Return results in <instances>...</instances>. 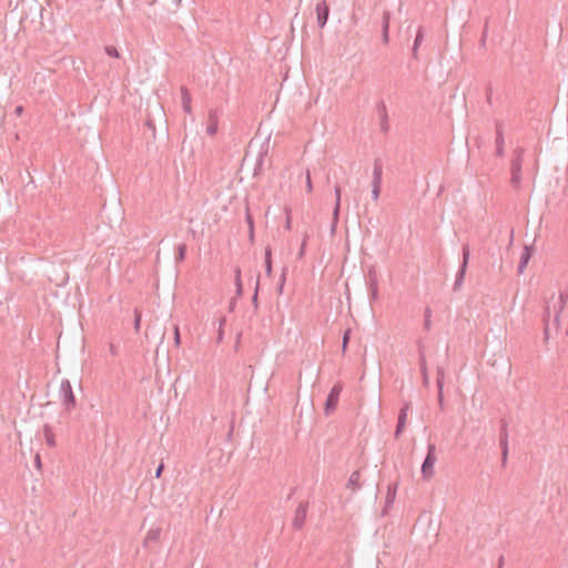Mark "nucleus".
Masks as SVG:
<instances>
[{
    "instance_id": "1",
    "label": "nucleus",
    "mask_w": 568,
    "mask_h": 568,
    "mask_svg": "<svg viewBox=\"0 0 568 568\" xmlns=\"http://www.w3.org/2000/svg\"><path fill=\"white\" fill-rule=\"evenodd\" d=\"M568 302V293L560 292L557 298H552L550 304L547 306V315L550 316L554 313L552 326L558 332L562 323L566 324V332L568 334V312H566V304Z\"/></svg>"
},
{
    "instance_id": "2",
    "label": "nucleus",
    "mask_w": 568,
    "mask_h": 568,
    "mask_svg": "<svg viewBox=\"0 0 568 568\" xmlns=\"http://www.w3.org/2000/svg\"><path fill=\"white\" fill-rule=\"evenodd\" d=\"M525 150L520 146L516 148L510 159V184L515 190L520 189L521 184V166L524 162Z\"/></svg>"
},
{
    "instance_id": "3",
    "label": "nucleus",
    "mask_w": 568,
    "mask_h": 568,
    "mask_svg": "<svg viewBox=\"0 0 568 568\" xmlns=\"http://www.w3.org/2000/svg\"><path fill=\"white\" fill-rule=\"evenodd\" d=\"M437 460L436 445L429 443L427 446V454L422 464V476L423 479L429 480L434 476V465Z\"/></svg>"
},
{
    "instance_id": "4",
    "label": "nucleus",
    "mask_w": 568,
    "mask_h": 568,
    "mask_svg": "<svg viewBox=\"0 0 568 568\" xmlns=\"http://www.w3.org/2000/svg\"><path fill=\"white\" fill-rule=\"evenodd\" d=\"M60 395L62 397V404L67 412H71L75 408L77 400L72 390V386L69 379H63L60 384Z\"/></svg>"
},
{
    "instance_id": "5",
    "label": "nucleus",
    "mask_w": 568,
    "mask_h": 568,
    "mask_svg": "<svg viewBox=\"0 0 568 568\" xmlns=\"http://www.w3.org/2000/svg\"><path fill=\"white\" fill-rule=\"evenodd\" d=\"M342 390H343L342 383H336L331 388V390L326 397L325 404H324V414L326 416H329L332 413L335 412V409L338 405L339 395H341Z\"/></svg>"
},
{
    "instance_id": "6",
    "label": "nucleus",
    "mask_w": 568,
    "mask_h": 568,
    "mask_svg": "<svg viewBox=\"0 0 568 568\" xmlns=\"http://www.w3.org/2000/svg\"><path fill=\"white\" fill-rule=\"evenodd\" d=\"M462 254H463V261H462L459 270L456 274L455 283L453 286V290L455 292L460 290L464 278H465L466 270H467L469 257H470V251H469L468 244L463 245Z\"/></svg>"
},
{
    "instance_id": "7",
    "label": "nucleus",
    "mask_w": 568,
    "mask_h": 568,
    "mask_svg": "<svg viewBox=\"0 0 568 568\" xmlns=\"http://www.w3.org/2000/svg\"><path fill=\"white\" fill-rule=\"evenodd\" d=\"M382 174H383V163L381 159L374 160V169H373V181H372V197L374 201H377L381 194V185H382Z\"/></svg>"
},
{
    "instance_id": "8",
    "label": "nucleus",
    "mask_w": 568,
    "mask_h": 568,
    "mask_svg": "<svg viewBox=\"0 0 568 568\" xmlns=\"http://www.w3.org/2000/svg\"><path fill=\"white\" fill-rule=\"evenodd\" d=\"M53 62H60L61 71H80L83 68V61L77 62L72 57L59 55ZM84 69H87L84 67Z\"/></svg>"
},
{
    "instance_id": "9",
    "label": "nucleus",
    "mask_w": 568,
    "mask_h": 568,
    "mask_svg": "<svg viewBox=\"0 0 568 568\" xmlns=\"http://www.w3.org/2000/svg\"><path fill=\"white\" fill-rule=\"evenodd\" d=\"M307 509H308L307 501H302L298 504V506L295 510V514H294L293 523H292L293 528L295 530H301L304 527V524L306 520V515H307Z\"/></svg>"
},
{
    "instance_id": "10",
    "label": "nucleus",
    "mask_w": 568,
    "mask_h": 568,
    "mask_svg": "<svg viewBox=\"0 0 568 568\" xmlns=\"http://www.w3.org/2000/svg\"><path fill=\"white\" fill-rule=\"evenodd\" d=\"M317 26L323 29L329 18V6L325 0H320L315 7Z\"/></svg>"
},
{
    "instance_id": "11",
    "label": "nucleus",
    "mask_w": 568,
    "mask_h": 568,
    "mask_svg": "<svg viewBox=\"0 0 568 568\" xmlns=\"http://www.w3.org/2000/svg\"><path fill=\"white\" fill-rule=\"evenodd\" d=\"M368 291H369V301L374 302L378 298V281H377V274L374 267H371L368 270Z\"/></svg>"
},
{
    "instance_id": "12",
    "label": "nucleus",
    "mask_w": 568,
    "mask_h": 568,
    "mask_svg": "<svg viewBox=\"0 0 568 568\" xmlns=\"http://www.w3.org/2000/svg\"><path fill=\"white\" fill-rule=\"evenodd\" d=\"M418 353H419V369H420V374L423 377V384H424V386L427 387L429 385V376H428V372H427L426 356H425L423 345L420 342L418 343Z\"/></svg>"
},
{
    "instance_id": "13",
    "label": "nucleus",
    "mask_w": 568,
    "mask_h": 568,
    "mask_svg": "<svg viewBox=\"0 0 568 568\" xmlns=\"http://www.w3.org/2000/svg\"><path fill=\"white\" fill-rule=\"evenodd\" d=\"M209 124L206 126V133L211 136L215 135L219 128V113L217 110L211 109L209 111Z\"/></svg>"
},
{
    "instance_id": "14",
    "label": "nucleus",
    "mask_w": 568,
    "mask_h": 568,
    "mask_svg": "<svg viewBox=\"0 0 568 568\" xmlns=\"http://www.w3.org/2000/svg\"><path fill=\"white\" fill-rule=\"evenodd\" d=\"M377 113L381 119V131L384 133H387L389 130V125H388L387 110H386V105L384 102H381L377 105Z\"/></svg>"
},
{
    "instance_id": "15",
    "label": "nucleus",
    "mask_w": 568,
    "mask_h": 568,
    "mask_svg": "<svg viewBox=\"0 0 568 568\" xmlns=\"http://www.w3.org/2000/svg\"><path fill=\"white\" fill-rule=\"evenodd\" d=\"M334 192H335V197H336V201H335V206H334V210H333V230L335 229V225L337 224L338 222V216H339V211H341V194H342V189H341V185L339 184H336L335 187H334Z\"/></svg>"
},
{
    "instance_id": "16",
    "label": "nucleus",
    "mask_w": 568,
    "mask_h": 568,
    "mask_svg": "<svg viewBox=\"0 0 568 568\" xmlns=\"http://www.w3.org/2000/svg\"><path fill=\"white\" fill-rule=\"evenodd\" d=\"M162 529L160 527L151 528L144 540H143V547H149L152 542H158L160 540Z\"/></svg>"
},
{
    "instance_id": "17",
    "label": "nucleus",
    "mask_w": 568,
    "mask_h": 568,
    "mask_svg": "<svg viewBox=\"0 0 568 568\" xmlns=\"http://www.w3.org/2000/svg\"><path fill=\"white\" fill-rule=\"evenodd\" d=\"M424 41V30L422 27H419L417 29V32H416V36H415V39L413 41V45H412V55L414 59H418V49L420 47V44L423 43Z\"/></svg>"
},
{
    "instance_id": "18",
    "label": "nucleus",
    "mask_w": 568,
    "mask_h": 568,
    "mask_svg": "<svg viewBox=\"0 0 568 568\" xmlns=\"http://www.w3.org/2000/svg\"><path fill=\"white\" fill-rule=\"evenodd\" d=\"M359 479H361V471L359 470L353 471L348 478L346 488L352 489L353 491L358 490L359 488H362V483L359 481Z\"/></svg>"
},
{
    "instance_id": "19",
    "label": "nucleus",
    "mask_w": 568,
    "mask_h": 568,
    "mask_svg": "<svg viewBox=\"0 0 568 568\" xmlns=\"http://www.w3.org/2000/svg\"><path fill=\"white\" fill-rule=\"evenodd\" d=\"M59 55L55 57H47L43 59L42 69L45 71H59L60 62H53L52 60L58 59Z\"/></svg>"
},
{
    "instance_id": "20",
    "label": "nucleus",
    "mask_w": 568,
    "mask_h": 568,
    "mask_svg": "<svg viewBox=\"0 0 568 568\" xmlns=\"http://www.w3.org/2000/svg\"><path fill=\"white\" fill-rule=\"evenodd\" d=\"M44 440L49 447L55 446V437L52 427L49 424L43 426Z\"/></svg>"
},
{
    "instance_id": "21",
    "label": "nucleus",
    "mask_w": 568,
    "mask_h": 568,
    "mask_svg": "<svg viewBox=\"0 0 568 568\" xmlns=\"http://www.w3.org/2000/svg\"><path fill=\"white\" fill-rule=\"evenodd\" d=\"M234 284H235V295L236 297H241L243 295V284L241 280V268L239 266L234 270Z\"/></svg>"
},
{
    "instance_id": "22",
    "label": "nucleus",
    "mask_w": 568,
    "mask_h": 568,
    "mask_svg": "<svg viewBox=\"0 0 568 568\" xmlns=\"http://www.w3.org/2000/svg\"><path fill=\"white\" fill-rule=\"evenodd\" d=\"M264 266H265L266 274L270 276L272 274V248H271V246L265 247Z\"/></svg>"
},
{
    "instance_id": "23",
    "label": "nucleus",
    "mask_w": 568,
    "mask_h": 568,
    "mask_svg": "<svg viewBox=\"0 0 568 568\" xmlns=\"http://www.w3.org/2000/svg\"><path fill=\"white\" fill-rule=\"evenodd\" d=\"M388 29H389V13L388 12H384L382 34H383V40H384L385 43L388 42Z\"/></svg>"
},
{
    "instance_id": "24",
    "label": "nucleus",
    "mask_w": 568,
    "mask_h": 568,
    "mask_svg": "<svg viewBox=\"0 0 568 568\" xmlns=\"http://www.w3.org/2000/svg\"><path fill=\"white\" fill-rule=\"evenodd\" d=\"M186 251H187V246L185 243H181L176 246V255H175L176 263H181L185 260Z\"/></svg>"
},
{
    "instance_id": "25",
    "label": "nucleus",
    "mask_w": 568,
    "mask_h": 568,
    "mask_svg": "<svg viewBox=\"0 0 568 568\" xmlns=\"http://www.w3.org/2000/svg\"><path fill=\"white\" fill-rule=\"evenodd\" d=\"M351 334H352L351 328H346L343 333V337H342V353L343 354H345L347 351L348 343L351 341Z\"/></svg>"
},
{
    "instance_id": "26",
    "label": "nucleus",
    "mask_w": 568,
    "mask_h": 568,
    "mask_svg": "<svg viewBox=\"0 0 568 568\" xmlns=\"http://www.w3.org/2000/svg\"><path fill=\"white\" fill-rule=\"evenodd\" d=\"M530 258V252H529V248L528 247H525L523 254H521V257H520V263H519V266H518V271L519 272H523L524 268L526 267L528 261Z\"/></svg>"
},
{
    "instance_id": "27",
    "label": "nucleus",
    "mask_w": 568,
    "mask_h": 568,
    "mask_svg": "<svg viewBox=\"0 0 568 568\" xmlns=\"http://www.w3.org/2000/svg\"><path fill=\"white\" fill-rule=\"evenodd\" d=\"M436 373H437V377H436L437 388L443 389L444 388V383H445V371H444L443 367L438 366Z\"/></svg>"
},
{
    "instance_id": "28",
    "label": "nucleus",
    "mask_w": 568,
    "mask_h": 568,
    "mask_svg": "<svg viewBox=\"0 0 568 568\" xmlns=\"http://www.w3.org/2000/svg\"><path fill=\"white\" fill-rule=\"evenodd\" d=\"M409 406H410L409 403H405V405L400 408L398 417H397V423H402V424L406 425L407 410L409 409Z\"/></svg>"
},
{
    "instance_id": "29",
    "label": "nucleus",
    "mask_w": 568,
    "mask_h": 568,
    "mask_svg": "<svg viewBox=\"0 0 568 568\" xmlns=\"http://www.w3.org/2000/svg\"><path fill=\"white\" fill-rule=\"evenodd\" d=\"M141 318H142V313H141V311L138 307H135L134 308V324H133V326H134V331L136 333H139L140 328H141Z\"/></svg>"
},
{
    "instance_id": "30",
    "label": "nucleus",
    "mask_w": 568,
    "mask_h": 568,
    "mask_svg": "<svg viewBox=\"0 0 568 568\" xmlns=\"http://www.w3.org/2000/svg\"><path fill=\"white\" fill-rule=\"evenodd\" d=\"M181 100L182 103L192 102L191 93L185 85L181 87Z\"/></svg>"
},
{
    "instance_id": "31",
    "label": "nucleus",
    "mask_w": 568,
    "mask_h": 568,
    "mask_svg": "<svg viewBox=\"0 0 568 568\" xmlns=\"http://www.w3.org/2000/svg\"><path fill=\"white\" fill-rule=\"evenodd\" d=\"M258 288H260V276H257L255 291H254V294L252 297V304H253L255 311H257V308H258Z\"/></svg>"
},
{
    "instance_id": "32",
    "label": "nucleus",
    "mask_w": 568,
    "mask_h": 568,
    "mask_svg": "<svg viewBox=\"0 0 568 568\" xmlns=\"http://www.w3.org/2000/svg\"><path fill=\"white\" fill-rule=\"evenodd\" d=\"M430 316H432V310H430V307H426L425 314H424V317H425L424 327L426 331H429L430 326H432Z\"/></svg>"
},
{
    "instance_id": "33",
    "label": "nucleus",
    "mask_w": 568,
    "mask_h": 568,
    "mask_svg": "<svg viewBox=\"0 0 568 568\" xmlns=\"http://www.w3.org/2000/svg\"><path fill=\"white\" fill-rule=\"evenodd\" d=\"M307 240H308V235L304 234L303 240H302V244H301V247H300V251L297 253V258L298 260H302L304 257V255H305V248H306Z\"/></svg>"
},
{
    "instance_id": "34",
    "label": "nucleus",
    "mask_w": 568,
    "mask_h": 568,
    "mask_svg": "<svg viewBox=\"0 0 568 568\" xmlns=\"http://www.w3.org/2000/svg\"><path fill=\"white\" fill-rule=\"evenodd\" d=\"M396 496V486H388L387 495H386V505H389L394 501Z\"/></svg>"
},
{
    "instance_id": "35",
    "label": "nucleus",
    "mask_w": 568,
    "mask_h": 568,
    "mask_svg": "<svg viewBox=\"0 0 568 568\" xmlns=\"http://www.w3.org/2000/svg\"><path fill=\"white\" fill-rule=\"evenodd\" d=\"M105 53L111 58H116V59L120 58V53H119L118 49L113 45H106Z\"/></svg>"
},
{
    "instance_id": "36",
    "label": "nucleus",
    "mask_w": 568,
    "mask_h": 568,
    "mask_svg": "<svg viewBox=\"0 0 568 568\" xmlns=\"http://www.w3.org/2000/svg\"><path fill=\"white\" fill-rule=\"evenodd\" d=\"M225 323H226L225 317L220 318V325H219V332H217V338H216L217 343H221L223 339V326L225 325Z\"/></svg>"
},
{
    "instance_id": "37",
    "label": "nucleus",
    "mask_w": 568,
    "mask_h": 568,
    "mask_svg": "<svg viewBox=\"0 0 568 568\" xmlns=\"http://www.w3.org/2000/svg\"><path fill=\"white\" fill-rule=\"evenodd\" d=\"M286 271H287L286 267L283 268V272H282V275H281V280H280V283H278V286H277L278 294L283 293V288H284V284H285V280H286Z\"/></svg>"
},
{
    "instance_id": "38",
    "label": "nucleus",
    "mask_w": 568,
    "mask_h": 568,
    "mask_svg": "<svg viewBox=\"0 0 568 568\" xmlns=\"http://www.w3.org/2000/svg\"><path fill=\"white\" fill-rule=\"evenodd\" d=\"M144 125L151 130L153 139L155 138V124L152 119L148 118L144 122Z\"/></svg>"
},
{
    "instance_id": "39",
    "label": "nucleus",
    "mask_w": 568,
    "mask_h": 568,
    "mask_svg": "<svg viewBox=\"0 0 568 568\" xmlns=\"http://www.w3.org/2000/svg\"><path fill=\"white\" fill-rule=\"evenodd\" d=\"M245 221L247 223L248 229L254 227V219H253L248 207H246Z\"/></svg>"
},
{
    "instance_id": "40",
    "label": "nucleus",
    "mask_w": 568,
    "mask_h": 568,
    "mask_svg": "<svg viewBox=\"0 0 568 568\" xmlns=\"http://www.w3.org/2000/svg\"><path fill=\"white\" fill-rule=\"evenodd\" d=\"M174 344L178 347L181 345V334L178 325H174Z\"/></svg>"
},
{
    "instance_id": "41",
    "label": "nucleus",
    "mask_w": 568,
    "mask_h": 568,
    "mask_svg": "<svg viewBox=\"0 0 568 568\" xmlns=\"http://www.w3.org/2000/svg\"><path fill=\"white\" fill-rule=\"evenodd\" d=\"M405 424H402V423H397L396 425V429H395V433H394V436L396 439H398L402 435V433L404 432L405 429Z\"/></svg>"
},
{
    "instance_id": "42",
    "label": "nucleus",
    "mask_w": 568,
    "mask_h": 568,
    "mask_svg": "<svg viewBox=\"0 0 568 568\" xmlns=\"http://www.w3.org/2000/svg\"><path fill=\"white\" fill-rule=\"evenodd\" d=\"M437 390H438V393H437L438 405H439L440 410H444V392L440 388H437Z\"/></svg>"
},
{
    "instance_id": "43",
    "label": "nucleus",
    "mask_w": 568,
    "mask_h": 568,
    "mask_svg": "<svg viewBox=\"0 0 568 568\" xmlns=\"http://www.w3.org/2000/svg\"><path fill=\"white\" fill-rule=\"evenodd\" d=\"M306 191H307V193H312V191H313L311 173L308 170L306 171Z\"/></svg>"
},
{
    "instance_id": "44",
    "label": "nucleus",
    "mask_w": 568,
    "mask_h": 568,
    "mask_svg": "<svg viewBox=\"0 0 568 568\" xmlns=\"http://www.w3.org/2000/svg\"><path fill=\"white\" fill-rule=\"evenodd\" d=\"M182 109L186 114H192V105L191 102L182 103Z\"/></svg>"
},
{
    "instance_id": "45",
    "label": "nucleus",
    "mask_w": 568,
    "mask_h": 568,
    "mask_svg": "<svg viewBox=\"0 0 568 568\" xmlns=\"http://www.w3.org/2000/svg\"><path fill=\"white\" fill-rule=\"evenodd\" d=\"M23 112H24L23 105H17L13 111L14 115H17V116H21L23 114Z\"/></svg>"
},
{
    "instance_id": "46",
    "label": "nucleus",
    "mask_w": 568,
    "mask_h": 568,
    "mask_svg": "<svg viewBox=\"0 0 568 568\" xmlns=\"http://www.w3.org/2000/svg\"><path fill=\"white\" fill-rule=\"evenodd\" d=\"M163 469H164V465L161 463V464L158 466V468L155 469V477H156V478H160V477H161Z\"/></svg>"
},
{
    "instance_id": "47",
    "label": "nucleus",
    "mask_w": 568,
    "mask_h": 568,
    "mask_svg": "<svg viewBox=\"0 0 568 568\" xmlns=\"http://www.w3.org/2000/svg\"><path fill=\"white\" fill-rule=\"evenodd\" d=\"M500 444L503 445V462L505 463L507 457V444L504 443L503 439L500 440Z\"/></svg>"
},
{
    "instance_id": "48",
    "label": "nucleus",
    "mask_w": 568,
    "mask_h": 568,
    "mask_svg": "<svg viewBox=\"0 0 568 568\" xmlns=\"http://www.w3.org/2000/svg\"><path fill=\"white\" fill-rule=\"evenodd\" d=\"M491 98H493V89H491V87H488L487 88V100H488L489 104H493Z\"/></svg>"
},
{
    "instance_id": "49",
    "label": "nucleus",
    "mask_w": 568,
    "mask_h": 568,
    "mask_svg": "<svg viewBox=\"0 0 568 568\" xmlns=\"http://www.w3.org/2000/svg\"><path fill=\"white\" fill-rule=\"evenodd\" d=\"M34 464H36V466H37L38 468H40V467H41V459H40L39 454H37V456H36Z\"/></svg>"
},
{
    "instance_id": "50",
    "label": "nucleus",
    "mask_w": 568,
    "mask_h": 568,
    "mask_svg": "<svg viewBox=\"0 0 568 568\" xmlns=\"http://www.w3.org/2000/svg\"><path fill=\"white\" fill-rule=\"evenodd\" d=\"M248 239H250V241L254 240V227L248 229Z\"/></svg>"
},
{
    "instance_id": "51",
    "label": "nucleus",
    "mask_w": 568,
    "mask_h": 568,
    "mask_svg": "<svg viewBox=\"0 0 568 568\" xmlns=\"http://www.w3.org/2000/svg\"><path fill=\"white\" fill-rule=\"evenodd\" d=\"M549 332H550V325H549V323H547L546 326H545V336H546V338H548Z\"/></svg>"
},
{
    "instance_id": "52",
    "label": "nucleus",
    "mask_w": 568,
    "mask_h": 568,
    "mask_svg": "<svg viewBox=\"0 0 568 568\" xmlns=\"http://www.w3.org/2000/svg\"><path fill=\"white\" fill-rule=\"evenodd\" d=\"M285 229H287V230L291 229V217H290V215H287V217H286Z\"/></svg>"
},
{
    "instance_id": "53",
    "label": "nucleus",
    "mask_w": 568,
    "mask_h": 568,
    "mask_svg": "<svg viewBox=\"0 0 568 568\" xmlns=\"http://www.w3.org/2000/svg\"><path fill=\"white\" fill-rule=\"evenodd\" d=\"M234 305H235V300L233 298V300L230 302V311H233Z\"/></svg>"
},
{
    "instance_id": "54",
    "label": "nucleus",
    "mask_w": 568,
    "mask_h": 568,
    "mask_svg": "<svg viewBox=\"0 0 568 568\" xmlns=\"http://www.w3.org/2000/svg\"><path fill=\"white\" fill-rule=\"evenodd\" d=\"M287 78H288V72H285L284 77H283V81L287 80Z\"/></svg>"
},
{
    "instance_id": "55",
    "label": "nucleus",
    "mask_w": 568,
    "mask_h": 568,
    "mask_svg": "<svg viewBox=\"0 0 568 568\" xmlns=\"http://www.w3.org/2000/svg\"><path fill=\"white\" fill-rule=\"evenodd\" d=\"M110 351H111V353H112L113 355L115 354V351H114V346H113V345H111V346H110Z\"/></svg>"
},
{
    "instance_id": "56",
    "label": "nucleus",
    "mask_w": 568,
    "mask_h": 568,
    "mask_svg": "<svg viewBox=\"0 0 568 568\" xmlns=\"http://www.w3.org/2000/svg\"><path fill=\"white\" fill-rule=\"evenodd\" d=\"M485 33L483 34V38H481V45H485Z\"/></svg>"
},
{
    "instance_id": "57",
    "label": "nucleus",
    "mask_w": 568,
    "mask_h": 568,
    "mask_svg": "<svg viewBox=\"0 0 568 568\" xmlns=\"http://www.w3.org/2000/svg\"><path fill=\"white\" fill-rule=\"evenodd\" d=\"M501 565V562L499 561V566ZM500 568V567H499Z\"/></svg>"
}]
</instances>
